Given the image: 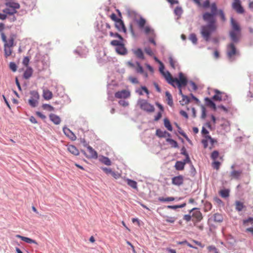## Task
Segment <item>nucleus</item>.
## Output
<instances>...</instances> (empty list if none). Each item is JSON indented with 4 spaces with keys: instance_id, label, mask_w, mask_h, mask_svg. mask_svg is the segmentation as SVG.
Segmentation results:
<instances>
[{
    "instance_id": "obj_26",
    "label": "nucleus",
    "mask_w": 253,
    "mask_h": 253,
    "mask_svg": "<svg viewBox=\"0 0 253 253\" xmlns=\"http://www.w3.org/2000/svg\"><path fill=\"white\" fill-rule=\"evenodd\" d=\"M240 33H238L235 31H231L230 32V36L232 41L234 42H237L239 40V36Z\"/></svg>"
},
{
    "instance_id": "obj_43",
    "label": "nucleus",
    "mask_w": 253,
    "mask_h": 253,
    "mask_svg": "<svg viewBox=\"0 0 253 253\" xmlns=\"http://www.w3.org/2000/svg\"><path fill=\"white\" fill-rule=\"evenodd\" d=\"M165 126L169 130L171 131L172 130V127L169 121L166 118L164 119Z\"/></svg>"
},
{
    "instance_id": "obj_30",
    "label": "nucleus",
    "mask_w": 253,
    "mask_h": 253,
    "mask_svg": "<svg viewBox=\"0 0 253 253\" xmlns=\"http://www.w3.org/2000/svg\"><path fill=\"white\" fill-rule=\"evenodd\" d=\"M50 120L55 124L58 125L61 122L60 118L55 114H51L49 115Z\"/></svg>"
},
{
    "instance_id": "obj_48",
    "label": "nucleus",
    "mask_w": 253,
    "mask_h": 253,
    "mask_svg": "<svg viewBox=\"0 0 253 253\" xmlns=\"http://www.w3.org/2000/svg\"><path fill=\"white\" fill-rule=\"evenodd\" d=\"M42 108L44 110H47L49 111H53L54 110V108L53 107L47 104H42Z\"/></svg>"
},
{
    "instance_id": "obj_18",
    "label": "nucleus",
    "mask_w": 253,
    "mask_h": 253,
    "mask_svg": "<svg viewBox=\"0 0 253 253\" xmlns=\"http://www.w3.org/2000/svg\"><path fill=\"white\" fill-rule=\"evenodd\" d=\"M42 97L46 100H49L53 97L52 92L47 89H43Z\"/></svg>"
},
{
    "instance_id": "obj_45",
    "label": "nucleus",
    "mask_w": 253,
    "mask_h": 253,
    "mask_svg": "<svg viewBox=\"0 0 253 253\" xmlns=\"http://www.w3.org/2000/svg\"><path fill=\"white\" fill-rule=\"evenodd\" d=\"M100 161L103 163L104 164L107 165V166H110L111 165V162L110 160L108 158L106 157H102L100 159Z\"/></svg>"
},
{
    "instance_id": "obj_23",
    "label": "nucleus",
    "mask_w": 253,
    "mask_h": 253,
    "mask_svg": "<svg viewBox=\"0 0 253 253\" xmlns=\"http://www.w3.org/2000/svg\"><path fill=\"white\" fill-rule=\"evenodd\" d=\"M68 151L75 156H78L79 155L80 152L79 150L73 145H69L68 146Z\"/></svg>"
},
{
    "instance_id": "obj_55",
    "label": "nucleus",
    "mask_w": 253,
    "mask_h": 253,
    "mask_svg": "<svg viewBox=\"0 0 253 253\" xmlns=\"http://www.w3.org/2000/svg\"><path fill=\"white\" fill-rule=\"evenodd\" d=\"M123 43L121 41H119L117 40H113L111 42L110 44L113 46H116L118 47Z\"/></svg>"
},
{
    "instance_id": "obj_4",
    "label": "nucleus",
    "mask_w": 253,
    "mask_h": 253,
    "mask_svg": "<svg viewBox=\"0 0 253 253\" xmlns=\"http://www.w3.org/2000/svg\"><path fill=\"white\" fill-rule=\"evenodd\" d=\"M137 104L141 110L147 112L152 113L155 110L154 106L145 99H139L137 101Z\"/></svg>"
},
{
    "instance_id": "obj_62",
    "label": "nucleus",
    "mask_w": 253,
    "mask_h": 253,
    "mask_svg": "<svg viewBox=\"0 0 253 253\" xmlns=\"http://www.w3.org/2000/svg\"><path fill=\"white\" fill-rule=\"evenodd\" d=\"M207 116L206 115V109L203 106H202V115L201 118L203 119H205Z\"/></svg>"
},
{
    "instance_id": "obj_60",
    "label": "nucleus",
    "mask_w": 253,
    "mask_h": 253,
    "mask_svg": "<svg viewBox=\"0 0 253 253\" xmlns=\"http://www.w3.org/2000/svg\"><path fill=\"white\" fill-rule=\"evenodd\" d=\"M176 220V218L174 217H166V221L169 223H174Z\"/></svg>"
},
{
    "instance_id": "obj_20",
    "label": "nucleus",
    "mask_w": 253,
    "mask_h": 253,
    "mask_svg": "<svg viewBox=\"0 0 253 253\" xmlns=\"http://www.w3.org/2000/svg\"><path fill=\"white\" fill-rule=\"evenodd\" d=\"M116 52L120 55H125L127 53V50L125 47L124 44L122 43L116 48Z\"/></svg>"
},
{
    "instance_id": "obj_56",
    "label": "nucleus",
    "mask_w": 253,
    "mask_h": 253,
    "mask_svg": "<svg viewBox=\"0 0 253 253\" xmlns=\"http://www.w3.org/2000/svg\"><path fill=\"white\" fill-rule=\"evenodd\" d=\"M169 62L170 65L171 67V68H172L173 69H175V63H176L175 61H174L171 57H169Z\"/></svg>"
},
{
    "instance_id": "obj_22",
    "label": "nucleus",
    "mask_w": 253,
    "mask_h": 253,
    "mask_svg": "<svg viewBox=\"0 0 253 253\" xmlns=\"http://www.w3.org/2000/svg\"><path fill=\"white\" fill-rule=\"evenodd\" d=\"M33 73V70L31 67H27L23 74L24 78L25 79H29L32 76Z\"/></svg>"
},
{
    "instance_id": "obj_37",
    "label": "nucleus",
    "mask_w": 253,
    "mask_h": 253,
    "mask_svg": "<svg viewBox=\"0 0 253 253\" xmlns=\"http://www.w3.org/2000/svg\"><path fill=\"white\" fill-rule=\"evenodd\" d=\"M136 23L140 29H143L146 24V20L142 17H140L139 19L136 21Z\"/></svg>"
},
{
    "instance_id": "obj_39",
    "label": "nucleus",
    "mask_w": 253,
    "mask_h": 253,
    "mask_svg": "<svg viewBox=\"0 0 253 253\" xmlns=\"http://www.w3.org/2000/svg\"><path fill=\"white\" fill-rule=\"evenodd\" d=\"M182 99L181 101H180V104L183 106L186 104H188L190 101V98L188 96L185 95H182Z\"/></svg>"
},
{
    "instance_id": "obj_47",
    "label": "nucleus",
    "mask_w": 253,
    "mask_h": 253,
    "mask_svg": "<svg viewBox=\"0 0 253 253\" xmlns=\"http://www.w3.org/2000/svg\"><path fill=\"white\" fill-rule=\"evenodd\" d=\"M213 218L214 221L218 222L222 221L223 220L221 215L218 213H216L214 214Z\"/></svg>"
},
{
    "instance_id": "obj_31",
    "label": "nucleus",
    "mask_w": 253,
    "mask_h": 253,
    "mask_svg": "<svg viewBox=\"0 0 253 253\" xmlns=\"http://www.w3.org/2000/svg\"><path fill=\"white\" fill-rule=\"evenodd\" d=\"M242 173V170H233L230 173L231 178L238 179Z\"/></svg>"
},
{
    "instance_id": "obj_36",
    "label": "nucleus",
    "mask_w": 253,
    "mask_h": 253,
    "mask_svg": "<svg viewBox=\"0 0 253 253\" xmlns=\"http://www.w3.org/2000/svg\"><path fill=\"white\" fill-rule=\"evenodd\" d=\"M126 181L127 184L131 188L135 189L137 188V182L135 181L127 178Z\"/></svg>"
},
{
    "instance_id": "obj_40",
    "label": "nucleus",
    "mask_w": 253,
    "mask_h": 253,
    "mask_svg": "<svg viewBox=\"0 0 253 253\" xmlns=\"http://www.w3.org/2000/svg\"><path fill=\"white\" fill-rule=\"evenodd\" d=\"M137 64V67L136 68V71L137 73L144 74V75L147 77V74L146 73H144L143 69L142 67L140 65V64L138 63H136Z\"/></svg>"
},
{
    "instance_id": "obj_34",
    "label": "nucleus",
    "mask_w": 253,
    "mask_h": 253,
    "mask_svg": "<svg viewBox=\"0 0 253 253\" xmlns=\"http://www.w3.org/2000/svg\"><path fill=\"white\" fill-rule=\"evenodd\" d=\"M144 31L146 35L149 36V37L152 36H155V34L153 29H151L149 26H146L144 28Z\"/></svg>"
},
{
    "instance_id": "obj_27",
    "label": "nucleus",
    "mask_w": 253,
    "mask_h": 253,
    "mask_svg": "<svg viewBox=\"0 0 253 253\" xmlns=\"http://www.w3.org/2000/svg\"><path fill=\"white\" fill-rule=\"evenodd\" d=\"M235 206L236 210L238 211H241L246 208V206L244 205V203L239 201H235Z\"/></svg>"
},
{
    "instance_id": "obj_14",
    "label": "nucleus",
    "mask_w": 253,
    "mask_h": 253,
    "mask_svg": "<svg viewBox=\"0 0 253 253\" xmlns=\"http://www.w3.org/2000/svg\"><path fill=\"white\" fill-rule=\"evenodd\" d=\"M115 27L120 32H123L126 33V29L125 27L123 21L120 19L119 20L115 22Z\"/></svg>"
},
{
    "instance_id": "obj_1",
    "label": "nucleus",
    "mask_w": 253,
    "mask_h": 253,
    "mask_svg": "<svg viewBox=\"0 0 253 253\" xmlns=\"http://www.w3.org/2000/svg\"><path fill=\"white\" fill-rule=\"evenodd\" d=\"M205 21L207 22L208 24L201 27L200 33L204 39L208 42L212 33L216 30L217 26L216 23V21L214 22L212 21Z\"/></svg>"
},
{
    "instance_id": "obj_25",
    "label": "nucleus",
    "mask_w": 253,
    "mask_h": 253,
    "mask_svg": "<svg viewBox=\"0 0 253 253\" xmlns=\"http://www.w3.org/2000/svg\"><path fill=\"white\" fill-rule=\"evenodd\" d=\"M16 237L18 238L21 239L22 241L29 244H37V242L35 240H34L31 238H29L28 237L22 236L20 235H16Z\"/></svg>"
},
{
    "instance_id": "obj_63",
    "label": "nucleus",
    "mask_w": 253,
    "mask_h": 253,
    "mask_svg": "<svg viewBox=\"0 0 253 253\" xmlns=\"http://www.w3.org/2000/svg\"><path fill=\"white\" fill-rule=\"evenodd\" d=\"M119 104L123 106V107H126L128 105V102L127 101H126L124 100H121L119 101Z\"/></svg>"
},
{
    "instance_id": "obj_29",
    "label": "nucleus",
    "mask_w": 253,
    "mask_h": 253,
    "mask_svg": "<svg viewBox=\"0 0 253 253\" xmlns=\"http://www.w3.org/2000/svg\"><path fill=\"white\" fill-rule=\"evenodd\" d=\"M205 103L207 106L211 108L214 111L216 109L215 104L209 98L206 97L205 99Z\"/></svg>"
},
{
    "instance_id": "obj_5",
    "label": "nucleus",
    "mask_w": 253,
    "mask_h": 253,
    "mask_svg": "<svg viewBox=\"0 0 253 253\" xmlns=\"http://www.w3.org/2000/svg\"><path fill=\"white\" fill-rule=\"evenodd\" d=\"M239 55V52L237 51L235 45L233 43L229 44L227 49V56L230 61L235 60V56Z\"/></svg>"
},
{
    "instance_id": "obj_19",
    "label": "nucleus",
    "mask_w": 253,
    "mask_h": 253,
    "mask_svg": "<svg viewBox=\"0 0 253 253\" xmlns=\"http://www.w3.org/2000/svg\"><path fill=\"white\" fill-rule=\"evenodd\" d=\"M215 94L212 97V99L214 101H220L222 100V95L223 92L220 91L217 89L214 90Z\"/></svg>"
},
{
    "instance_id": "obj_11",
    "label": "nucleus",
    "mask_w": 253,
    "mask_h": 253,
    "mask_svg": "<svg viewBox=\"0 0 253 253\" xmlns=\"http://www.w3.org/2000/svg\"><path fill=\"white\" fill-rule=\"evenodd\" d=\"M1 38L2 41L4 42V46L13 47L14 44V38L10 37L8 40L6 39V37L3 32L1 33Z\"/></svg>"
},
{
    "instance_id": "obj_44",
    "label": "nucleus",
    "mask_w": 253,
    "mask_h": 253,
    "mask_svg": "<svg viewBox=\"0 0 253 253\" xmlns=\"http://www.w3.org/2000/svg\"><path fill=\"white\" fill-rule=\"evenodd\" d=\"M175 200V198L173 197H167V198H164L162 197H159L158 198V200L160 202H171Z\"/></svg>"
},
{
    "instance_id": "obj_17",
    "label": "nucleus",
    "mask_w": 253,
    "mask_h": 253,
    "mask_svg": "<svg viewBox=\"0 0 253 253\" xmlns=\"http://www.w3.org/2000/svg\"><path fill=\"white\" fill-rule=\"evenodd\" d=\"M63 130L65 134L72 140H75L76 139V135L68 128L64 127Z\"/></svg>"
},
{
    "instance_id": "obj_21",
    "label": "nucleus",
    "mask_w": 253,
    "mask_h": 253,
    "mask_svg": "<svg viewBox=\"0 0 253 253\" xmlns=\"http://www.w3.org/2000/svg\"><path fill=\"white\" fill-rule=\"evenodd\" d=\"M231 23L232 28V31H235L238 33H240V27L238 23L233 18L231 19Z\"/></svg>"
},
{
    "instance_id": "obj_49",
    "label": "nucleus",
    "mask_w": 253,
    "mask_h": 253,
    "mask_svg": "<svg viewBox=\"0 0 253 253\" xmlns=\"http://www.w3.org/2000/svg\"><path fill=\"white\" fill-rule=\"evenodd\" d=\"M9 67L10 69L13 72H15L17 71V66L14 62H10Z\"/></svg>"
},
{
    "instance_id": "obj_7",
    "label": "nucleus",
    "mask_w": 253,
    "mask_h": 253,
    "mask_svg": "<svg viewBox=\"0 0 253 253\" xmlns=\"http://www.w3.org/2000/svg\"><path fill=\"white\" fill-rule=\"evenodd\" d=\"M187 84V80L186 78L184 76L182 73L179 74V79L174 78L173 80V84L172 85L175 87L177 85L178 88L181 87L182 86H185Z\"/></svg>"
},
{
    "instance_id": "obj_16",
    "label": "nucleus",
    "mask_w": 253,
    "mask_h": 253,
    "mask_svg": "<svg viewBox=\"0 0 253 253\" xmlns=\"http://www.w3.org/2000/svg\"><path fill=\"white\" fill-rule=\"evenodd\" d=\"M162 74L164 77V78H165V79L167 80L169 84L171 85H173V80L174 78H172L171 75L169 71H165L164 72H163V73H162Z\"/></svg>"
},
{
    "instance_id": "obj_35",
    "label": "nucleus",
    "mask_w": 253,
    "mask_h": 253,
    "mask_svg": "<svg viewBox=\"0 0 253 253\" xmlns=\"http://www.w3.org/2000/svg\"><path fill=\"white\" fill-rule=\"evenodd\" d=\"M211 159L213 160V161H216V160L218 158H219V159L221 161L223 160V158H222V156H219V152L216 151V150H215V151H213L211 154Z\"/></svg>"
},
{
    "instance_id": "obj_6",
    "label": "nucleus",
    "mask_w": 253,
    "mask_h": 253,
    "mask_svg": "<svg viewBox=\"0 0 253 253\" xmlns=\"http://www.w3.org/2000/svg\"><path fill=\"white\" fill-rule=\"evenodd\" d=\"M30 98L28 100L29 105L32 107H36L39 103L40 94L37 91L33 90L30 91Z\"/></svg>"
},
{
    "instance_id": "obj_33",
    "label": "nucleus",
    "mask_w": 253,
    "mask_h": 253,
    "mask_svg": "<svg viewBox=\"0 0 253 253\" xmlns=\"http://www.w3.org/2000/svg\"><path fill=\"white\" fill-rule=\"evenodd\" d=\"M166 96L168 104L171 107L173 105L172 97L169 91L166 92Z\"/></svg>"
},
{
    "instance_id": "obj_32",
    "label": "nucleus",
    "mask_w": 253,
    "mask_h": 253,
    "mask_svg": "<svg viewBox=\"0 0 253 253\" xmlns=\"http://www.w3.org/2000/svg\"><path fill=\"white\" fill-rule=\"evenodd\" d=\"M185 163L182 161H177L175 164L174 167L177 170H182L184 169Z\"/></svg>"
},
{
    "instance_id": "obj_53",
    "label": "nucleus",
    "mask_w": 253,
    "mask_h": 253,
    "mask_svg": "<svg viewBox=\"0 0 253 253\" xmlns=\"http://www.w3.org/2000/svg\"><path fill=\"white\" fill-rule=\"evenodd\" d=\"M30 61V58L28 56L25 57L22 61V64L26 67H29V63Z\"/></svg>"
},
{
    "instance_id": "obj_41",
    "label": "nucleus",
    "mask_w": 253,
    "mask_h": 253,
    "mask_svg": "<svg viewBox=\"0 0 253 253\" xmlns=\"http://www.w3.org/2000/svg\"><path fill=\"white\" fill-rule=\"evenodd\" d=\"M166 141L168 142L172 147L177 148L178 146L177 142L172 139L168 138L166 139Z\"/></svg>"
},
{
    "instance_id": "obj_28",
    "label": "nucleus",
    "mask_w": 253,
    "mask_h": 253,
    "mask_svg": "<svg viewBox=\"0 0 253 253\" xmlns=\"http://www.w3.org/2000/svg\"><path fill=\"white\" fill-rule=\"evenodd\" d=\"M222 123L221 126L223 129L225 130L226 131H229L230 129V122L225 119L222 120Z\"/></svg>"
},
{
    "instance_id": "obj_12",
    "label": "nucleus",
    "mask_w": 253,
    "mask_h": 253,
    "mask_svg": "<svg viewBox=\"0 0 253 253\" xmlns=\"http://www.w3.org/2000/svg\"><path fill=\"white\" fill-rule=\"evenodd\" d=\"M183 182L184 176L181 175L174 176L171 179L172 184L176 186H179L182 185L183 184Z\"/></svg>"
},
{
    "instance_id": "obj_57",
    "label": "nucleus",
    "mask_w": 253,
    "mask_h": 253,
    "mask_svg": "<svg viewBox=\"0 0 253 253\" xmlns=\"http://www.w3.org/2000/svg\"><path fill=\"white\" fill-rule=\"evenodd\" d=\"M207 250L209 253H211L212 252L213 253L214 252L216 251L217 250V249L214 246L211 245L207 247Z\"/></svg>"
},
{
    "instance_id": "obj_13",
    "label": "nucleus",
    "mask_w": 253,
    "mask_h": 253,
    "mask_svg": "<svg viewBox=\"0 0 253 253\" xmlns=\"http://www.w3.org/2000/svg\"><path fill=\"white\" fill-rule=\"evenodd\" d=\"M232 7L239 13L244 12V9L241 5L240 0H234L232 4Z\"/></svg>"
},
{
    "instance_id": "obj_50",
    "label": "nucleus",
    "mask_w": 253,
    "mask_h": 253,
    "mask_svg": "<svg viewBox=\"0 0 253 253\" xmlns=\"http://www.w3.org/2000/svg\"><path fill=\"white\" fill-rule=\"evenodd\" d=\"M190 40L194 43L196 44L197 42V38L195 34H191L189 36Z\"/></svg>"
},
{
    "instance_id": "obj_51",
    "label": "nucleus",
    "mask_w": 253,
    "mask_h": 253,
    "mask_svg": "<svg viewBox=\"0 0 253 253\" xmlns=\"http://www.w3.org/2000/svg\"><path fill=\"white\" fill-rule=\"evenodd\" d=\"M206 138L209 139V141L210 142L211 145V146L210 147V149H211L213 147L214 143H216L217 141L210 135H206Z\"/></svg>"
},
{
    "instance_id": "obj_9",
    "label": "nucleus",
    "mask_w": 253,
    "mask_h": 253,
    "mask_svg": "<svg viewBox=\"0 0 253 253\" xmlns=\"http://www.w3.org/2000/svg\"><path fill=\"white\" fill-rule=\"evenodd\" d=\"M192 212V221L195 225L196 223L200 222L203 219L201 212L197 208H193L191 211Z\"/></svg>"
},
{
    "instance_id": "obj_24",
    "label": "nucleus",
    "mask_w": 253,
    "mask_h": 253,
    "mask_svg": "<svg viewBox=\"0 0 253 253\" xmlns=\"http://www.w3.org/2000/svg\"><path fill=\"white\" fill-rule=\"evenodd\" d=\"M156 134L157 136H158L159 137H170V134L169 132H167L166 131H163L161 130L160 129H158L156 130Z\"/></svg>"
},
{
    "instance_id": "obj_8",
    "label": "nucleus",
    "mask_w": 253,
    "mask_h": 253,
    "mask_svg": "<svg viewBox=\"0 0 253 253\" xmlns=\"http://www.w3.org/2000/svg\"><path fill=\"white\" fill-rule=\"evenodd\" d=\"M84 147H86L88 152V154H86L84 150H81V152L88 159H97V153L88 144L84 145Z\"/></svg>"
},
{
    "instance_id": "obj_2",
    "label": "nucleus",
    "mask_w": 253,
    "mask_h": 253,
    "mask_svg": "<svg viewBox=\"0 0 253 253\" xmlns=\"http://www.w3.org/2000/svg\"><path fill=\"white\" fill-rule=\"evenodd\" d=\"M217 6L215 3L211 4V13L207 12L203 14V18L204 21H216L215 16L217 13Z\"/></svg>"
},
{
    "instance_id": "obj_46",
    "label": "nucleus",
    "mask_w": 253,
    "mask_h": 253,
    "mask_svg": "<svg viewBox=\"0 0 253 253\" xmlns=\"http://www.w3.org/2000/svg\"><path fill=\"white\" fill-rule=\"evenodd\" d=\"M220 195L223 198H227L229 196V190L228 189H223L219 192Z\"/></svg>"
},
{
    "instance_id": "obj_3",
    "label": "nucleus",
    "mask_w": 253,
    "mask_h": 253,
    "mask_svg": "<svg viewBox=\"0 0 253 253\" xmlns=\"http://www.w3.org/2000/svg\"><path fill=\"white\" fill-rule=\"evenodd\" d=\"M6 7L3 10V13L8 15H13L17 12V10L20 8L18 3L8 2L5 3Z\"/></svg>"
},
{
    "instance_id": "obj_64",
    "label": "nucleus",
    "mask_w": 253,
    "mask_h": 253,
    "mask_svg": "<svg viewBox=\"0 0 253 253\" xmlns=\"http://www.w3.org/2000/svg\"><path fill=\"white\" fill-rule=\"evenodd\" d=\"M111 175L115 179H118L121 177V174L117 172L112 171Z\"/></svg>"
},
{
    "instance_id": "obj_59",
    "label": "nucleus",
    "mask_w": 253,
    "mask_h": 253,
    "mask_svg": "<svg viewBox=\"0 0 253 253\" xmlns=\"http://www.w3.org/2000/svg\"><path fill=\"white\" fill-rule=\"evenodd\" d=\"M144 51L146 54H147L148 55H149L150 56H152L154 54L152 50L149 47H145L144 48Z\"/></svg>"
},
{
    "instance_id": "obj_15",
    "label": "nucleus",
    "mask_w": 253,
    "mask_h": 253,
    "mask_svg": "<svg viewBox=\"0 0 253 253\" xmlns=\"http://www.w3.org/2000/svg\"><path fill=\"white\" fill-rule=\"evenodd\" d=\"M162 74L164 77V78H165V79L167 80L169 84L171 85H173V80L174 78H172L171 75L169 71H165L164 72H163V73H162Z\"/></svg>"
},
{
    "instance_id": "obj_42",
    "label": "nucleus",
    "mask_w": 253,
    "mask_h": 253,
    "mask_svg": "<svg viewBox=\"0 0 253 253\" xmlns=\"http://www.w3.org/2000/svg\"><path fill=\"white\" fill-rule=\"evenodd\" d=\"M134 53L138 58L140 59H143L144 58L143 53L142 50L140 48H138L137 49L135 50L134 51Z\"/></svg>"
},
{
    "instance_id": "obj_54",
    "label": "nucleus",
    "mask_w": 253,
    "mask_h": 253,
    "mask_svg": "<svg viewBox=\"0 0 253 253\" xmlns=\"http://www.w3.org/2000/svg\"><path fill=\"white\" fill-rule=\"evenodd\" d=\"M110 35L111 37H116L119 38L121 41H123V38L118 33H113L112 32H110Z\"/></svg>"
},
{
    "instance_id": "obj_10",
    "label": "nucleus",
    "mask_w": 253,
    "mask_h": 253,
    "mask_svg": "<svg viewBox=\"0 0 253 253\" xmlns=\"http://www.w3.org/2000/svg\"><path fill=\"white\" fill-rule=\"evenodd\" d=\"M130 96V93L129 91L123 89L121 91H117L115 94V97L117 98H124L126 99L129 97Z\"/></svg>"
},
{
    "instance_id": "obj_61",
    "label": "nucleus",
    "mask_w": 253,
    "mask_h": 253,
    "mask_svg": "<svg viewBox=\"0 0 253 253\" xmlns=\"http://www.w3.org/2000/svg\"><path fill=\"white\" fill-rule=\"evenodd\" d=\"M209 139L206 138V136H205V139L202 140V143L204 146V148L208 147Z\"/></svg>"
},
{
    "instance_id": "obj_58",
    "label": "nucleus",
    "mask_w": 253,
    "mask_h": 253,
    "mask_svg": "<svg viewBox=\"0 0 253 253\" xmlns=\"http://www.w3.org/2000/svg\"><path fill=\"white\" fill-rule=\"evenodd\" d=\"M128 80L132 84H137L139 83V82H138L137 79L135 77H131V76L129 77L128 78Z\"/></svg>"
},
{
    "instance_id": "obj_38",
    "label": "nucleus",
    "mask_w": 253,
    "mask_h": 253,
    "mask_svg": "<svg viewBox=\"0 0 253 253\" xmlns=\"http://www.w3.org/2000/svg\"><path fill=\"white\" fill-rule=\"evenodd\" d=\"M12 48V47L4 46V55L6 58L11 55Z\"/></svg>"
},
{
    "instance_id": "obj_52",
    "label": "nucleus",
    "mask_w": 253,
    "mask_h": 253,
    "mask_svg": "<svg viewBox=\"0 0 253 253\" xmlns=\"http://www.w3.org/2000/svg\"><path fill=\"white\" fill-rule=\"evenodd\" d=\"M220 166V162L217 161H213V162L212 163V167L216 169V170H218L219 169Z\"/></svg>"
}]
</instances>
